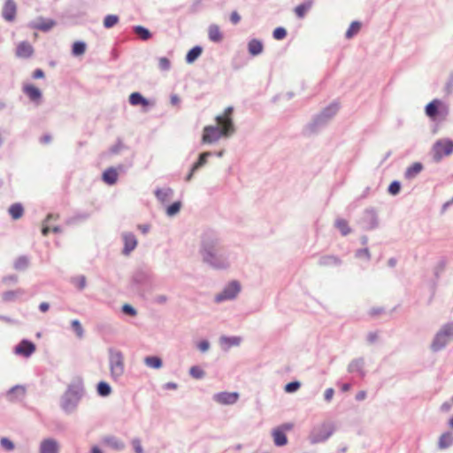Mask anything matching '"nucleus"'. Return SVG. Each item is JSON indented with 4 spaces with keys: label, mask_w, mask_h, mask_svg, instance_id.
Masks as SVG:
<instances>
[{
    "label": "nucleus",
    "mask_w": 453,
    "mask_h": 453,
    "mask_svg": "<svg viewBox=\"0 0 453 453\" xmlns=\"http://www.w3.org/2000/svg\"><path fill=\"white\" fill-rule=\"evenodd\" d=\"M198 252L203 263L212 269L225 270L230 266V251L214 229L208 228L201 234Z\"/></svg>",
    "instance_id": "f257e3e1"
},
{
    "label": "nucleus",
    "mask_w": 453,
    "mask_h": 453,
    "mask_svg": "<svg viewBox=\"0 0 453 453\" xmlns=\"http://www.w3.org/2000/svg\"><path fill=\"white\" fill-rule=\"evenodd\" d=\"M216 120L221 127L216 126L204 127L202 135L203 143H215L221 137H228L234 133L235 128L232 118L218 116Z\"/></svg>",
    "instance_id": "f03ea898"
},
{
    "label": "nucleus",
    "mask_w": 453,
    "mask_h": 453,
    "mask_svg": "<svg viewBox=\"0 0 453 453\" xmlns=\"http://www.w3.org/2000/svg\"><path fill=\"white\" fill-rule=\"evenodd\" d=\"M339 109L340 105L337 102H333L326 106L319 113L314 115L311 120L304 126L303 129V135L310 136L318 134L326 127L329 121L336 115Z\"/></svg>",
    "instance_id": "7ed1b4c3"
},
{
    "label": "nucleus",
    "mask_w": 453,
    "mask_h": 453,
    "mask_svg": "<svg viewBox=\"0 0 453 453\" xmlns=\"http://www.w3.org/2000/svg\"><path fill=\"white\" fill-rule=\"evenodd\" d=\"M85 388L81 377L75 378L67 387L60 401L62 410L70 414L75 411L80 401L84 395Z\"/></svg>",
    "instance_id": "20e7f679"
},
{
    "label": "nucleus",
    "mask_w": 453,
    "mask_h": 453,
    "mask_svg": "<svg viewBox=\"0 0 453 453\" xmlns=\"http://www.w3.org/2000/svg\"><path fill=\"white\" fill-rule=\"evenodd\" d=\"M129 288L132 292L142 297L145 296L146 292L153 288V275L147 267H139L134 271Z\"/></svg>",
    "instance_id": "39448f33"
},
{
    "label": "nucleus",
    "mask_w": 453,
    "mask_h": 453,
    "mask_svg": "<svg viewBox=\"0 0 453 453\" xmlns=\"http://www.w3.org/2000/svg\"><path fill=\"white\" fill-rule=\"evenodd\" d=\"M425 113L433 121H443L449 115V105L435 98L425 106Z\"/></svg>",
    "instance_id": "423d86ee"
},
{
    "label": "nucleus",
    "mask_w": 453,
    "mask_h": 453,
    "mask_svg": "<svg viewBox=\"0 0 453 453\" xmlns=\"http://www.w3.org/2000/svg\"><path fill=\"white\" fill-rule=\"evenodd\" d=\"M453 340V321L444 324L435 334L430 348L433 352L443 349Z\"/></svg>",
    "instance_id": "0eeeda50"
},
{
    "label": "nucleus",
    "mask_w": 453,
    "mask_h": 453,
    "mask_svg": "<svg viewBox=\"0 0 453 453\" xmlns=\"http://www.w3.org/2000/svg\"><path fill=\"white\" fill-rule=\"evenodd\" d=\"M108 352L111 377L113 380L118 381L125 371L124 356L120 350L113 348H110Z\"/></svg>",
    "instance_id": "6e6552de"
},
{
    "label": "nucleus",
    "mask_w": 453,
    "mask_h": 453,
    "mask_svg": "<svg viewBox=\"0 0 453 453\" xmlns=\"http://www.w3.org/2000/svg\"><path fill=\"white\" fill-rule=\"evenodd\" d=\"M334 432V426L332 423L324 422L315 426L311 431L309 440L311 444H317L326 441Z\"/></svg>",
    "instance_id": "1a4fd4ad"
},
{
    "label": "nucleus",
    "mask_w": 453,
    "mask_h": 453,
    "mask_svg": "<svg viewBox=\"0 0 453 453\" xmlns=\"http://www.w3.org/2000/svg\"><path fill=\"white\" fill-rule=\"evenodd\" d=\"M433 161L439 163L444 157L450 156L453 153V141L451 139H442L436 141L432 148Z\"/></svg>",
    "instance_id": "9d476101"
},
{
    "label": "nucleus",
    "mask_w": 453,
    "mask_h": 453,
    "mask_svg": "<svg viewBox=\"0 0 453 453\" xmlns=\"http://www.w3.org/2000/svg\"><path fill=\"white\" fill-rule=\"evenodd\" d=\"M358 224L364 230H373L379 226L378 212L373 207L366 208L358 219Z\"/></svg>",
    "instance_id": "9b49d317"
},
{
    "label": "nucleus",
    "mask_w": 453,
    "mask_h": 453,
    "mask_svg": "<svg viewBox=\"0 0 453 453\" xmlns=\"http://www.w3.org/2000/svg\"><path fill=\"white\" fill-rule=\"evenodd\" d=\"M241 292V284L237 280L228 282L221 292L215 296L216 303H222L225 301L234 300Z\"/></svg>",
    "instance_id": "f8f14e48"
},
{
    "label": "nucleus",
    "mask_w": 453,
    "mask_h": 453,
    "mask_svg": "<svg viewBox=\"0 0 453 453\" xmlns=\"http://www.w3.org/2000/svg\"><path fill=\"white\" fill-rule=\"evenodd\" d=\"M365 361L364 357L354 358L348 365L347 371L349 373L357 374L360 379L366 376Z\"/></svg>",
    "instance_id": "ddd939ff"
},
{
    "label": "nucleus",
    "mask_w": 453,
    "mask_h": 453,
    "mask_svg": "<svg viewBox=\"0 0 453 453\" xmlns=\"http://www.w3.org/2000/svg\"><path fill=\"white\" fill-rule=\"evenodd\" d=\"M124 247L122 254L128 256L137 246V239L132 232H124L121 234Z\"/></svg>",
    "instance_id": "4468645a"
},
{
    "label": "nucleus",
    "mask_w": 453,
    "mask_h": 453,
    "mask_svg": "<svg viewBox=\"0 0 453 453\" xmlns=\"http://www.w3.org/2000/svg\"><path fill=\"white\" fill-rule=\"evenodd\" d=\"M35 351V344L27 339L21 340L19 343L14 348V352L16 354L25 357H30Z\"/></svg>",
    "instance_id": "2eb2a0df"
},
{
    "label": "nucleus",
    "mask_w": 453,
    "mask_h": 453,
    "mask_svg": "<svg viewBox=\"0 0 453 453\" xmlns=\"http://www.w3.org/2000/svg\"><path fill=\"white\" fill-rule=\"evenodd\" d=\"M60 444L54 438H45L39 445V453H59Z\"/></svg>",
    "instance_id": "dca6fc26"
},
{
    "label": "nucleus",
    "mask_w": 453,
    "mask_h": 453,
    "mask_svg": "<svg viewBox=\"0 0 453 453\" xmlns=\"http://www.w3.org/2000/svg\"><path fill=\"white\" fill-rule=\"evenodd\" d=\"M238 398L239 394L236 392H219L213 395V400L221 404H234Z\"/></svg>",
    "instance_id": "f3484780"
},
{
    "label": "nucleus",
    "mask_w": 453,
    "mask_h": 453,
    "mask_svg": "<svg viewBox=\"0 0 453 453\" xmlns=\"http://www.w3.org/2000/svg\"><path fill=\"white\" fill-rule=\"evenodd\" d=\"M118 171H124L122 165L107 168L102 175V180L108 185H114L118 180Z\"/></svg>",
    "instance_id": "a211bd4d"
},
{
    "label": "nucleus",
    "mask_w": 453,
    "mask_h": 453,
    "mask_svg": "<svg viewBox=\"0 0 453 453\" xmlns=\"http://www.w3.org/2000/svg\"><path fill=\"white\" fill-rule=\"evenodd\" d=\"M23 92L33 103L36 104H40L42 97V93L38 88L32 84H27L23 87Z\"/></svg>",
    "instance_id": "6ab92c4d"
},
{
    "label": "nucleus",
    "mask_w": 453,
    "mask_h": 453,
    "mask_svg": "<svg viewBox=\"0 0 453 453\" xmlns=\"http://www.w3.org/2000/svg\"><path fill=\"white\" fill-rule=\"evenodd\" d=\"M318 265L321 267L340 266L342 265V260L338 256L323 255L319 257Z\"/></svg>",
    "instance_id": "aec40b11"
},
{
    "label": "nucleus",
    "mask_w": 453,
    "mask_h": 453,
    "mask_svg": "<svg viewBox=\"0 0 453 453\" xmlns=\"http://www.w3.org/2000/svg\"><path fill=\"white\" fill-rule=\"evenodd\" d=\"M25 395L26 388L23 385H15L5 393V396L10 402L18 401L23 398Z\"/></svg>",
    "instance_id": "412c9836"
},
{
    "label": "nucleus",
    "mask_w": 453,
    "mask_h": 453,
    "mask_svg": "<svg viewBox=\"0 0 453 453\" xmlns=\"http://www.w3.org/2000/svg\"><path fill=\"white\" fill-rule=\"evenodd\" d=\"M247 50L251 57H257L264 51V43L259 39H250L247 43Z\"/></svg>",
    "instance_id": "4be33fe9"
},
{
    "label": "nucleus",
    "mask_w": 453,
    "mask_h": 453,
    "mask_svg": "<svg viewBox=\"0 0 453 453\" xmlns=\"http://www.w3.org/2000/svg\"><path fill=\"white\" fill-rule=\"evenodd\" d=\"M248 65V58L244 52L237 51L231 59V66L234 70L237 71Z\"/></svg>",
    "instance_id": "5701e85b"
},
{
    "label": "nucleus",
    "mask_w": 453,
    "mask_h": 453,
    "mask_svg": "<svg viewBox=\"0 0 453 453\" xmlns=\"http://www.w3.org/2000/svg\"><path fill=\"white\" fill-rule=\"evenodd\" d=\"M128 102L133 106H138L141 105L144 108L149 107L151 105V103L149 99L144 97L140 92H133L130 94Z\"/></svg>",
    "instance_id": "b1692460"
},
{
    "label": "nucleus",
    "mask_w": 453,
    "mask_h": 453,
    "mask_svg": "<svg viewBox=\"0 0 453 453\" xmlns=\"http://www.w3.org/2000/svg\"><path fill=\"white\" fill-rule=\"evenodd\" d=\"M424 169V165L420 162H415L411 165L406 168L404 172V178L406 180L415 179Z\"/></svg>",
    "instance_id": "393cba45"
},
{
    "label": "nucleus",
    "mask_w": 453,
    "mask_h": 453,
    "mask_svg": "<svg viewBox=\"0 0 453 453\" xmlns=\"http://www.w3.org/2000/svg\"><path fill=\"white\" fill-rule=\"evenodd\" d=\"M16 4L13 0H7L3 8V17L9 21L14 19L16 16Z\"/></svg>",
    "instance_id": "a878e982"
},
{
    "label": "nucleus",
    "mask_w": 453,
    "mask_h": 453,
    "mask_svg": "<svg viewBox=\"0 0 453 453\" xmlns=\"http://www.w3.org/2000/svg\"><path fill=\"white\" fill-rule=\"evenodd\" d=\"M33 51V47L29 42H21L16 49V55L19 58H27L32 56Z\"/></svg>",
    "instance_id": "bb28decb"
},
{
    "label": "nucleus",
    "mask_w": 453,
    "mask_h": 453,
    "mask_svg": "<svg viewBox=\"0 0 453 453\" xmlns=\"http://www.w3.org/2000/svg\"><path fill=\"white\" fill-rule=\"evenodd\" d=\"M273 442L277 447L285 446L288 443V437L281 428H274L272 432Z\"/></svg>",
    "instance_id": "cd10ccee"
},
{
    "label": "nucleus",
    "mask_w": 453,
    "mask_h": 453,
    "mask_svg": "<svg viewBox=\"0 0 453 453\" xmlns=\"http://www.w3.org/2000/svg\"><path fill=\"white\" fill-rule=\"evenodd\" d=\"M203 53V47L200 45H196L193 48H191L186 54L185 61L188 64H193L196 62L198 58Z\"/></svg>",
    "instance_id": "c85d7f7f"
},
{
    "label": "nucleus",
    "mask_w": 453,
    "mask_h": 453,
    "mask_svg": "<svg viewBox=\"0 0 453 453\" xmlns=\"http://www.w3.org/2000/svg\"><path fill=\"white\" fill-rule=\"evenodd\" d=\"M154 193L161 203L168 202L173 196V190L171 188H157Z\"/></svg>",
    "instance_id": "c756f323"
},
{
    "label": "nucleus",
    "mask_w": 453,
    "mask_h": 453,
    "mask_svg": "<svg viewBox=\"0 0 453 453\" xmlns=\"http://www.w3.org/2000/svg\"><path fill=\"white\" fill-rule=\"evenodd\" d=\"M453 444V435L450 432L443 433L438 441V448L441 449H445L449 448Z\"/></svg>",
    "instance_id": "7c9ffc66"
},
{
    "label": "nucleus",
    "mask_w": 453,
    "mask_h": 453,
    "mask_svg": "<svg viewBox=\"0 0 453 453\" xmlns=\"http://www.w3.org/2000/svg\"><path fill=\"white\" fill-rule=\"evenodd\" d=\"M25 294V291L21 288L16 290H9L3 293L2 299L4 302H14L17 298L20 297Z\"/></svg>",
    "instance_id": "2f4dec72"
},
{
    "label": "nucleus",
    "mask_w": 453,
    "mask_h": 453,
    "mask_svg": "<svg viewBox=\"0 0 453 453\" xmlns=\"http://www.w3.org/2000/svg\"><path fill=\"white\" fill-rule=\"evenodd\" d=\"M8 212L11 215V217L12 218V219L17 220L23 216V213H24L23 205L20 203H12L9 207Z\"/></svg>",
    "instance_id": "473e14b6"
},
{
    "label": "nucleus",
    "mask_w": 453,
    "mask_h": 453,
    "mask_svg": "<svg viewBox=\"0 0 453 453\" xmlns=\"http://www.w3.org/2000/svg\"><path fill=\"white\" fill-rule=\"evenodd\" d=\"M90 214L87 211H81L75 213L73 216L66 219L65 224L66 225H75L80 222H83L87 220L89 218Z\"/></svg>",
    "instance_id": "72a5a7b5"
},
{
    "label": "nucleus",
    "mask_w": 453,
    "mask_h": 453,
    "mask_svg": "<svg viewBox=\"0 0 453 453\" xmlns=\"http://www.w3.org/2000/svg\"><path fill=\"white\" fill-rule=\"evenodd\" d=\"M212 156V152L206 151L199 154L198 159L192 165V172H197L201 167L206 165L208 157Z\"/></svg>",
    "instance_id": "f704fd0d"
},
{
    "label": "nucleus",
    "mask_w": 453,
    "mask_h": 453,
    "mask_svg": "<svg viewBox=\"0 0 453 453\" xmlns=\"http://www.w3.org/2000/svg\"><path fill=\"white\" fill-rule=\"evenodd\" d=\"M334 226L343 236L351 233V228L349 226L348 221L344 219H337L334 222Z\"/></svg>",
    "instance_id": "c9c22d12"
},
{
    "label": "nucleus",
    "mask_w": 453,
    "mask_h": 453,
    "mask_svg": "<svg viewBox=\"0 0 453 453\" xmlns=\"http://www.w3.org/2000/svg\"><path fill=\"white\" fill-rule=\"evenodd\" d=\"M104 441L111 448L122 450L125 448L124 443L115 436H107L104 439Z\"/></svg>",
    "instance_id": "e433bc0d"
},
{
    "label": "nucleus",
    "mask_w": 453,
    "mask_h": 453,
    "mask_svg": "<svg viewBox=\"0 0 453 453\" xmlns=\"http://www.w3.org/2000/svg\"><path fill=\"white\" fill-rule=\"evenodd\" d=\"M144 363L149 367L159 369L163 365L162 359L157 356H148L144 358Z\"/></svg>",
    "instance_id": "4c0bfd02"
},
{
    "label": "nucleus",
    "mask_w": 453,
    "mask_h": 453,
    "mask_svg": "<svg viewBox=\"0 0 453 453\" xmlns=\"http://www.w3.org/2000/svg\"><path fill=\"white\" fill-rule=\"evenodd\" d=\"M312 0H306L304 3L297 5L295 8V12L297 17L303 18L306 12L311 8Z\"/></svg>",
    "instance_id": "58836bf2"
},
{
    "label": "nucleus",
    "mask_w": 453,
    "mask_h": 453,
    "mask_svg": "<svg viewBox=\"0 0 453 453\" xmlns=\"http://www.w3.org/2000/svg\"><path fill=\"white\" fill-rule=\"evenodd\" d=\"M96 392L102 397H106L111 395V388L106 381H100L96 385Z\"/></svg>",
    "instance_id": "ea45409f"
},
{
    "label": "nucleus",
    "mask_w": 453,
    "mask_h": 453,
    "mask_svg": "<svg viewBox=\"0 0 453 453\" xmlns=\"http://www.w3.org/2000/svg\"><path fill=\"white\" fill-rule=\"evenodd\" d=\"M29 265V259L27 256H19L13 264V267L17 271H24Z\"/></svg>",
    "instance_id": "a19ab883"
},
{
    "label": "nucleus",
    "mask_w": 453,
    "mask_h": 453,
    "mask_svg": "<svg viewBox=\"0 0 453 453\" xmlns=\"http://www.w3.org/2000/svg\"><path fill=\"white\" fill-rule=\"evenodd\" d=\"M87 45L83 41H76L72 46V54L75 57L83 55L86 51Z\"/></svg>",
    "instance_id": "79ce46f5"
},
{
    "label": "nucleus",
    "mask_w": 453,
    "mask_h": 453,
    "mask_svg": "<svg viewBox=\"0 0 453 453\" xmlns=\"http://www.w3.org/2000/svg\"><path fill=\"white\" fill-rule=\"evenodd\" d=\"M220 342L222 344H226L228 348L232 346H238L241 343V338L237 336L223 335L220 337Z\"/></svg>",
    "instance_id": "37998d69"
},
{
    "label": "nucleus",
    "mask_w": 453,
    "mask_h": 453,
    "mask_svg": "<svg viewBox=\"0 0 453 453\" xmlns=\"http://www.w3.org/2000/svg\"><path fill=\"white\" fill-rule=\"evenodd\" d=\"M71 282L79 289L83 290L87 286V280L84 275L72 278Z\"/></svg>",
    "instance_id": "c03bdc74"
},
{
    "label": "nucleus",
    "mask_w": 453,
    "mask_h": 453,
    "mask_svg": "<svg viewBox=\"0 0 453 453\" xmlns=\"http://www.w3.org/2000/svg\"><path fill=\"white\" fill-rule=\"evenodd\" d=\"M71 327L75 332V334L79 339L83 338L84 329L81 326V323L78 319L72 320Z\"/></svg>",
    "instance_id": "a18cd8bd"
},
{
    "label": "nucleus",
    "mask_w": 453,
    "mask_h": 453,
    "mask_svg": "<svg viewBox=\"0 0 453 453\" xmlns=\"http://www.w3.org/2000/svg\"><path fill=\"white\" fill-rule=\"evenodd\" d=\"M181 208V203L180 201L173 202L166 208V214L169 217H173L179 213Z\"/></svg>",
    "instance_id": "49530a36"
},
{
    "label": "nucleus",
    "mask_w": 453,
    "mask_h": 453,
    "mask_svg": "<svg viewBox=\"0 0 453 453\" xmlns=\"http://www.w3.org/2000/svg\"><path fill=\"white\" fill-rule=\"evenodd\" d=\"M189 374L191 377L200 380L205 376L204 371L198 365H193L189 369Z\"/></svg>",
    "instance_id": "de8ad7c7"
},
{
    "label": "nucleus",
    "mask_w": 453,
    "mask_h": 453,
    "mask_svg": "<svg viewBox=\"0 0 453 453\" xmlns=\"http://www.w3.org/2000/svg\"><path fill=\"white\" fill-rule=\"evenodd\" d=\"M172 64L168 58L166 57H160L158 58V68L159 70L163 72H167L171 69Z\"/></svg>",
    "instance_id": "09e8293b"
},
{
    "label": "nucleus",
    "mask_w": 453,
    "mask_h": 453,
    "mask_svg": "<svg viewBox=\"0 0 453 453\" xmlns=\"http://www.w3.org/2000/svg\"><path fill=\"white\" fill-rule=\"evenodd\" d=\"M401 187L402 185L399 180H393L388 188V192L392 196H396L400 193Z\"/></svg>",
    "instance_id": "8fccbe9b"
},
{
    "label": "nucleus",
    "mask_w": 453,
    "mask_h": 453,
    "mask_svg": "<svg viewBox=\"0 0 453 453\" xmlns=\"http://www.w3.org/2000/svg\"><path fill=\"white\" fill-rule=\"evenodd\" d=\"M209 39L213 42H220L223 39V34L221 30H209Z\"/></svg>",
    "instance_id": "3c124183"
},
{
    "label": "nucleus",
    "mask_w": 453,
    "mask_h": 453,
    "mask_svg": "<svg viewBox=\"0 0 453 453\" xmlns=\"http://www.w3.org/2000/svg\"><path fill=\"white\" fill-rule=\"evenodd\" d=\"M0 445L4 449L7 451H12L15 449V444L13 441L7 437H2L0 439Z\"/></svg>",
    "instance_id": "603ef678"
},
{
    "label": "nucleus",
    "mask_w": 453,
    "mask_h": 453,
    "mask_svg": "<svg viewBox=\"0 0 453 453\" xmlns=\"http://www.w3.org/2000/svg\"><path fill=\"white\" fill-rule=\"evenodd\" d=\"M135 34V38L142 41H148L152 37L150 30H133Z\"/></svg>",
    "instance_id": "864d4df0"
},
{
    "label": "nucleus",
    "mask_w": 453,
    "mask_h": 453,
    "mask_svg": "<svg viewBox=\"0 0 453 453\" xmlns=\"http://www.w3.org/2000/svg\"><path fill=\"white\" fill-rule=\"evenodd\" d=\"M301 387V383L298 380H294L287 383L285 385L284 390L287 393H295Z\"/></svg>",
    "instance_id": "5fc2aeb1"
},
{
    "label": "nucleus",
    "mask_w": 453,
    "mask_h": 453,
    "mask_svg": "<svg viewBox=\"0 0 453 453\" xmlns=\"http://www.w3.org/2000/svg\"><path fill=\"white\" fill-rule=\"evenodd\" d=\"M355 257L357 258H365L367 261L371 259V254L368 248L358 249L355 252Z\"/></svg>",
    "instance_id": "6e6d98bb"
},
{
    "label": "nucleus",
    "mask_w": 453,
    "mask_h": 453,
    "mask_svg": "<svg viewBox=\"0 0 453 453\" xmlns=\"http://www.w3.org/2000/svg\"><path fill=\"white\" fill-rule=\"evenodd\" d=\"M446 267V261L445 259H441L436 266L434 267V276L438 280L440 278L441 273H443L444 269Z\"/></svg>",
    "instance_id": "4d7b16f0"
},
{
    "label": "nucleus",
    "mask_w": 453,
    "mask_h": 453,
    "mask_svg": "<svg viewBox=\"0 0 453 453\" xmlns=\"http://www.w3.org/2000/svg\"><path fill=\"white\" fill-rule=\"evenodd\" d=\"M119 18L116 15H108L104 21V25L106 27H111L117 25Z\"/></svg>",
    "instance_id": "13d9d810"
},
{
    "label": "nucleus",
    "mask_w": 453,
    "mask_h": 453,
    "mask_svg": "<svg viewBox=\"0 0 453 453\" xmlns=\"http://www.w3.org/2000/svg\"><path fill=\"white\" fill-rule=\"evenodd\" d=\"M121 311L124 314L131 317H134L137 314V311L131 304L128 303H125L122 306Z\"/></svg>",
    "instance_id": "bf43d9fd"
},
{
    "label": "nucleus",
    "mask_w": 453,
    "mask_h": 453,
    "mask_svg": "<svg viewBox=\"0 0 453 453\" xmlns=\"http://www.w3.org/2000/svg\"><path fill=\"white\" fill-rule=\"evenodd\" d=\"M131 444L133 446L134 453H143V448L142 446V441L139 438L132 439Z\"/></svg>",
    "instance_id": "052dcab7"
},
{
    "label": "nucleus",
    "mask_w": 453,
    "mask_h": 453,
    "mask_svg": "<svg viewBox=\"0 0 453 453\" xmlns=\"http://www.w3.org/2000/svg\"><path fill=\"white\" fill-rule=\"evenodd\" d=\"M123 147L122 142L119 139L118 142L110 148V152L111 154H118Z\"/></svg>",
    "instance_id": "680f3d73"
},
{
    "label": "nucleus",
    "mask_w": 453,
    "mask_h": 453,
    "mask_svg": "<svg viewBox=\"0 0 453 453\" xmlns=\"http://www.w3.org/2000/svg\"><path fill=\"white\" fill-rule=\"evenodd\" d=\"M287 36V30H273V37L275 40H283Z\"/></svg>",
    "instance_id": "e2e57ef3"
},
{
    "label": "nucleus",
    "mask_w": 453,
    "mask_h": 453,
    "mask_svg": "<svg viewBox=\"0 0 453 453\" xmlns=\"http://www.w3.org/2000/svg\"><path fill=\"white\" fill-rule=\"evenodd\" d=\"M334 395V389L332 388H327L325 391V394H324L325 401L327 402V403L331 402L332 399H333Z\"/></svg>",
    "instance_id": "0e129e2a"
},
{
    "label": "nucleus",
    "mask_w": 453,
    "mask_h": 453,
    "mask_svg": "<svg viewBox=\"0 0 453 453\" xmlns=\"http://www.w3.org/2000/svg\"><path fill=\"white\" fill-rule=\"evenodd\" d=\"M197 348L202 351V352H205L209 349L210 348V342L207 341V340H202L201 342H199L198 345H197Z\"/></svg>",
    "instance_id": "69168bd1"
},
{
    "label": "nucleus",
    "mask_w": 453,
    "mask_h": 453,
    "mask_svg": "<svg viewBox=\"0 0 453 453\" xmlns=\"http://www.w3.org/2000/svg\"><path fill=\"white\" fill-rule=\"evenodd\" d=\"M168 301V297L165 295H159L154 297L153 302L157 304H165Z\"/></svg>",
    "instance_id": "338daca9"
},
{
    "label": "nucleus",
    "mask_w": 453,
    "mask_h": 453,
    "mask_svg": "<svg viewBox=\"0 0 453 453\" xmlns=\"http://www.w3.org/2000/svg\"><path fill=\"white\" fill-rule=\"evenodd\" d=\"M445 92L449 95L453 92V78H450L445 85Z\"/></svg>",
    "instance_id": "774afa93"
}]
</instances>
